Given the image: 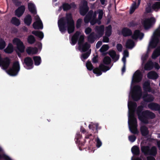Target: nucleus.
Returning a JSON list of instances; mask_svg holds the SVG:
<instances>
[{
    "label": "nucleus",
    "mask_w": 160,
    "mask_h": 160,
    "mask_svg": "<svg viewBox=\"0 0 160 160\" xmlns=\"http://www.w3.org/2000/svg\"><path fill=\"white\" fill-rule=\"evenodd\" d=\"M0 61V67L9 75L15 76L18 75L20 69L18 61Z\"/></svg>",
    "instance_id": "f257e3e1"
},
{
    "label": "nucleus",
    "mask_w": 160,
    "mask_h": 160,
    "mask_svg": "<svg viewBox=\"0 0 160 160\" xmlns=\"http://www.w3.org/2000/svg\"><path fill=\"white\" fill-rule=\"evenodd\" d=\"M137 107L136 102L132 101L128 103L129 109L128 125L129 129L131 132L134 134H138L139 132L137 129V121L135 117L134 113Z\"/></svg>",
    "instance_id": "f03ea898"
},
{
    "label": "nucleus",
    "mask_w": 160,
    "mask_h": 160,
    "mask_svg": "<svg viewBox=\"0 0 160 160\" xmlns=\"http://www.w3.org/2000/svg\"><path fill=\"white\" fill-rule=\"evenodd\" d=\"M58 23L60 31L62 33L65 32L67 29L69 33L72 32L74 30V22L71 14H67L66 18L59 19Z\"/></svg>",
    "instance_id": "7ed1b4c3"
},
{
    "label": "nucleus",
    "mask_w": 160,
    "mask_h": 160,
    "mask_svg": "<svg viewBox=\"0 0 160 160\" xmlns=\"http://www.w3.org/2000/svg\"><path fill=\"white\" fill-rule=\"evenodd\" d=\"M143 108V107L142 105L138 106L136 110V113L138 119L142 122L148 124L149 123V120L155 118L156 115L154 113L148 110L142 111Z\"/></svg>",
    "instance_id": "20e7f679"
},
{
    "label": "nucleus",
    "mask_w": 160,
    "mask_h": 160,
    "mask_svg": "<svg viewBox=\"0 0 160 160\" xmlns=\"http://www.w3.org/2000/svg\"><path fill=\"white\" fill-rule=\"evenodd\" d=\"M84 38V36L81 32H77L73 36L72 39V44H75L78 40L79 49L82 51H85L87 50L90 47V45L87 43H83Z\"/></svg>",
    "instance_id": "39448f33"
},
{
    "label": "nucleus",
    "mask_w": 160,
    "mask_h": 160,
    "mask_svg": "<svg viewBox=\"0 0 160 160\" xmlns=\"http://www.w3.org/2000/svg\"><path fill=\"white\" fill-rule=\"evenodd\" d=\"M103 14L102 10H98L97 11L92 14L90 16L88 15L86 16L84 18V22L87 23L90 21L92 25L94 24L96 22L100 24L101 23L100 20L102 18Z\"/></svg>",
    "instance_id": "423d86ee"
},
{
    "label": "nucleus",
    "mask_w": 160,
    "mask_h": 160,
    "mask_svg": "<svg viewBox=\"0 0 160 160\" xmlns=\"http://www.w3.org/2000/svg\"><path fill=\"white\" fill-rule=\"evenodd\" d=\"M102 61L98 67L95 68L93 70V73L97 76L101 75L102 72H105L109 70L113 65V64H111L112 61Z\"/></svg>",
    "instance_id": "0eeeda50"
},
{
    "label": "nucleus",
    "mask_w": 160,
    "mask_h": 160,
    "mask_svg": "<svg viewBox=\"0 0 160 160\" xmlns=\"http://www.w3.org/2000/svg\"><path fill=\"white\" fill-rule=\"evenodd\" d=\"M104 30V27L103 25L96 27L95 28V33H92L88 37V41L92 43L95 39L98 38L103 34Z\"/></svg>",
    "instance_id": "6e6552de"
},
{
    "label": "nucleus",
    "mask_w": 160,
    "mask_h": 160,
    "mask_svg": "<svg viewBox=\"0 0 160 160\" xmlns=\"http://www.w3.org/2000/svg\"><path fill=\"white\" fill-rule=\"evenodd\" d=\"M160 25L158 28L153 33L149 42L148 48H154L160 42Z\"/></svg>",
    "instance_id": "1a4fd4ad"
},
{
    "label": "nucleus",
    "mask_w": 160,
    "mask_h": 160,
    "mask_svg": "<svg viewBox=\"0 0 160 160\" xmlns=\"http://www.w3.org/2000/svg\"><path fill=\"white\" fill-rule=\"evenodd\" d=\"M12 43L16 46L15 51L19 57H20V53L24 52L25 47L23 42L18 38H14L12 40Z\"/></svg>",
    "instance_id": "9d476101"
},
{
    "label": "nucleus",
    "mask_w": 160,
    "mask_h": 160,
    "mask_svg": "<svg viewBox=\"0 0 160 160\" xmlns=\"http://www.w3.org/2000/svg\"><path fill=\"white\" fill-rule=\"evenodd\" d=\"M141 150L145 155H150L153 157H155L157 153V150L155 146L152 147L151 148L148 146H142Z\"/></svg>",
    "instance_id": "9b49d317"
},
{
    "label": "nucleus",
    "mask_w": 160,
    "mask_h": 160,
    "mask_svg": "<svg viewBox=\"0 0 160 160\" xmlns=\"http://www.w3.org/2000/svg\"><path fill=\"white\" fill-rule=\"evenodd\" d=\"M156 19L154 17L145 18L142 20V23L145 29H148L151 28L155 23Z\"/></svg>",
    "instance_id": "f8f14e48"
},
{
    "label": "nucleus",
    "mask_w": 160,
    "mask_h": 160,
    "mask_svg": "<svg viewBox=\"0 0 160 160\" xmlns=\"http://www.w3.org/2000/svg\"><path fill=\"white\" fill-rule=\"evenodd\" d=\"M142 75L140 70H137L134 74L132 80V83L140 82L142 79Z\"/></svg>",
    "instance_id": "ddd939ff"
},
{
    "label": "nucleus",
    "mask_w": 160,
    "mask_h": 160,
    "mask_svg": "<svg viewBox=\"0 0 160 160\" xmlns=\"http://www.w3.org/2000/svg\"><path fill=\"white\" fill-rule=\"evenodd\" d=\"M88 10L87 6V2L86 1L83 0L81 1L80 8V14L82 15H84Z\"/></svg>",
    "instance_id": "4468645a"
},
{
    "label": "nucleus",
    "mask_w": 160,
    "mask_h": 160,
    "mask_svg": "<svg viewBox=\"0 0 160 160\" xmlns=\"http://www.w3.org/2000/svg\"><path fill=\"white\" fill-rule=\"evenodd\" d=\"M36 22L33 24V26L35 29H42L43 28L42 23L39 16L36 15L35 16Z\"/></svg>",
    "instance_id": "2eb2a0df"
},
{
    "label": "nucleus",
    "mask_w": 160,
    "mask_h": 160,
    "mask_svg": "<svg viewBox=\"0 0 160 160\" xmlns=\"http://www.w3.org/2000/svg\"><path fill=\"white\" fill-rule=\"evenodd\" d=\"M133 89L136 92L132 93V98L134 101H137L140 99L141 95H139L137 92V91L140 90L141 88L139 86L137 85L134 87Z\"/></svg>",
    "instance_id": "dca6fc26"
},
{
    "label": "nucleus",
    "mask_w": 160,
    "mask_h": 160,
    "mask_svg": "<svg viewBox=\"0 0 160 160\" xmlns=\"http://www.w3.org/2000/svg\"><path fill=\"white\" fill-rule=\"evenodd\" d=\"M149 108L152 111H158L160 114V105L156 103L152 102L148 104Z\"/></svg>",
    "instance_id": "f3484780"
},
{
    "label": "nucleus",
    "mask_w": 160,
    "mask_h": 160,
    "mask_svg": "<svg viewBox=\"0 0 160 160\" xmlns=\"http://www.w3.org/2000/svg\"><path fill=\"white\" fill-rule=\"evenodd\" d=\"M82 137V135L79 132L77 133L76 136L75 138V139H76V143L77 144H79V149L80 150H82V149L81 148V147L83 146L84 145V144L86 142V140H85L84 142H80V141L79 140V139H80Z\"/></svg>",
    "instance_id": "a211bd4d"
},
{
    "label": "nucleus",
    "mask_w": 160,
    "mask_h": 160,
    "mask_svg": "<svg viewBox=\"0 0 160 160\" xmlns=\"http://www.w3.org/2000/svg\"><path fill=\"white\" fill-rule=\"evenodd\" d=\"M144 37V34L138 30H135L132 36L133 39L136 40L139 39L141 40Z\"/></svg>",
    "instance_id": "6ab92c4d"
},
{
    "label": "nucleus",
    "mask_w": 160,
    "mask_h": 160,
    "mask_svg": "<svg viewBox=\"0 0 160 160\" xmlns=\"http://www.w3.org/2000/svg\"><path fill=\"white\" fill-rule=\"evenodd\" d=\"M33 61H23L22 62L24 67L27 69H31L33 67Z\"/></svg>",
    "instance_id": "aec40b11"
},
{
    "label": "nucleus",
    "mask_w": 160,
    "mask_h": 160,
    "mask_svg": "<svg viewBox=\"0 0 160 160\" xmlns=\"http://www.w3.org/2000/svg\"><path fill=\"white\" fill-rule=\"evenodd\" d=\"M25 10L24 6H22L19 7L15 11V14L18 17L21 16L23 14Z\"/></svg>",
    "instance_id": "412c9836"
},
{
    "label": "nucleus",
    "mask_w": 160,
    "mask_h": 160,
    "mask_svg": "<svg viewBox=\"0 0 160 160\" xmlns=\"http://www.w3.org/2000/svg\"><path fill=\"white\" fill-rule=\"evenodd\" d=\"M143 101L147 102H151L153 101L154 99L152 95L148 93L143 95Z\"/></svg>",
    "instance_id": "4be33fe9"
},
{
    "label": "nucleus",
    "mask_w": 160,
    "mask_h": 160,
    "mask_svg": "<svg viewBox=\"0 0 160 160\" xmlns=\"http://www.w3.org/2000/svg\"><path fill=\"white\" fill-rule=\"evenodd\" d=\"M140 131L142 135L143 136H147L149 133L148 128L145 125H142L141 126Z\"/></svg>",
    "instance_id": "5701e85b"
},
{
    "label": "nucleus",
    "mask_w": 160,
    "mask_h": 160,
    "mask_svg": "<svg viewBox=\"0 0 160 160\" xmlns=\"http://www.w3.org/2000/svg\"><path fill=\"white\" fill-rule=\"evenodd\" d=\"M88 127L89 129H91L92 132L95 133H98V129H100V128L98 127V123L90 124Z\"/></svg>",
    "instance_id": "b1692460"
},
{
    "label": "nucleus",
    "mask_w": 160,
    "mask_h": 160,
    "mask_svg": "<svg viewBox=\"0 0 160 160\" xmlns=\"http://www.w3.org/2000/svg\"><path fill=\"white\" fill-rule=\"evenodd\" d=\"M26 51L28 54H34L38 52V49L36 47H29L27 48Z\"/></svg>",
    "instance_id": "393cba45"
},
{
    "label": "nucleus",
    "mask_w": 160,
    "mask_h": 160,
    "mask_svg": "<svg viewBox=\"0 0 160 160\" xmlns=\"http://www.w3.org/2000/svg\"><path fill=\"white\" fill-rule=\"evenodd\" d=\"M147 77L150 79H156L158 78V75L155 71H152L148 73Z\"/></svg>",
    "instance_id": "a878e982"
},
{
    "label": "nucleus",
    "mask_w": 160,
    "mask_h": 160,
    "mask_svg": "<svg viewBox=\"0 0 160 160\" xmlns=\"http://www.w3.org/2000/svg\"><path fill=\"white\" fill-rule=\"evenodd\" d=\"M28 8L29 11L31 13L35 14L36 13V8L34 4L32 2L28 4Z\"/></svg>",
    "instance_id": "bb28decb"
},
{
    "label": "nucleus",
    "mask_w": 160,
    "mask_h": 160,
    "mask_svg": "<svg viewBox=\"0 0 160 160\" xmlns=\"http://www.w3.org/2000/svg\"><path fill=\"white\" fill-rule=\"evenodd\" d=\"M108 53L112 59L115 60H118L119 59V55L117 54L116 52L114 50H110L108 52Z\"/></svg>",
    "instance_id": "cd10ccee"
},
{
    "label": "nucleus",
    "mask_w": 160,
    "mask_h": 160,
    "mask_svg": "<svg viewBox=\"0 0 160 160\" xmlns=\"http://www.w3.org/2000/svg\"><path fill=\"white\" fill-rule=\"evenodd\" d=\"M160 55V47L157 48L153 52L151 57L152 59H155Z\"/></svg>",
    "instance_id": "c85d7f7f"
},
{
    "label": "nucleus",
    "mask_w": 160,
    "mask_h": 160,
    "mask_svg": "<svg viewBox=\"0 0 160 160\" xmlns=\"http://www.w3.org/2000/svg\"><path fill=\"white\" fill-rule=\"evenodd\" d=\"M150 82L148 81H146L143 84V89L145 91L151 92V88L150 87Z\"/></svg>",
    "instance_id": "c756f323"
},
{
    "label": "nucleus",
    "mask_w": 160,
    "mask_h": 160,
    "mask_svg": "<svg viewBox=\"0 0 160 160\" xmlns=\"http://www.w3.org/2000/svg\"><path fill=\"white\" fill-rule=\"evenodd\" d=\"M141 0H138L137 3L135 2H134L132 4L130 10V14L134 12L135 10L137 9L139 5Z\"/></svg>",
    "instance_id": "7c9ffc66"
},
{
    "label": "nucleus",
    "mask_w": 160,
    "mask_h": 160,
    "mask_svg": "<svg viewBox=\"0 0 160 160\" xmlns=\"http://www.w3.org/2000/svg\"><path fill=\"white\" fill-rule=\"evenodd\" d=\"M144 66V68L146 70H150L154 67V63L152 61H148Z\"/></svg>",
    "instance_id": "2f4dec72"
},
{
    "label": "nucleus",
    "mask_w": 160,
    "mask_h": 160,
    "mask_svg": "<svg viewBox=\"0 0 160 160\" xmlns=\"http://www.w3.org/2000/svg\"><path fill=\"white\" fill-rule=\"evenodd\" d=\"M122 34L125 37L130 36L132 33V31L129 29L127 28H124L122 30Z\"/></svg>",
    "instance_id": "473e14b6"
},
{
    "label": "nucleus",
    "mask_w": 160,
    "mask_h": 160,
    "mask_svg": "<svg viewBox=\"0 0 160 160\" xmlns=\"http://www.w3.org/2000/svg\"><path fill=\"white\" fill-rule=\"evenodd\" d=\"M131 151L135 155L138 156L140 154V150L139 147L137 146H134L131 148Z\"/></svg>",
    "instance_id": "72a5a7b5"
},
{
    "label": "nucleus",
    "mask_w": 160,
    "mask_h": 160,
    "mask_svg": "<svg viewBox=\"0 0 160 160\" xmlns=\"http://www.w3.org/2000/svg\"><path fill=\"white\" fill-rule=\"evenodd\" d=\"M135 46V43L131 39H128L126 44V47L128 48L131 49Z\"/></svg>",
    "instance_id": "f704fd0d"
},
{
    "label": "nucleus",
    "mask_w": 160,
    "mask_h": 160,
    "mask_svg": "<svg viewBox=\"0 0 160 160\" xmlns=\"http://www.w3.org/2000/svg\"><path fill=\"white\" fill-rule=\"evenodd\" d=\"M13 46L11 43H9L7 48L4 50V52L7 53H11L13 51Z\"/></svg>",
    "instance_id": "c9c22d12"
},
{
    "label": "nucleus",
    "mask_w": 160,
    "mask_h": 160,
    "mask_svg": "<svg viewBox=\"0 0 160 160\" xmlns=\"http://www.w3.org/2000/svg\"><path fill=\"white\" fill-rule=\"evenodd\" d=\"M32 33L41 39H42L44 37V34L42 32L38 31H33Z\"/></svg>",
    "instance_id": "e433bc0d"
},
{
    "label": "nucleus",
    "mask_w": 160,
    "mask_h": 160,
    "mask_svg": "<svg viewBox=\"0 0 160 160\" xmlns=\"http://www.w3.org/2000/svg\"><path fill=\"white\" fill-rule=\"evenodd\" d=\"M24 22L26 24L28 25H30L32 22L31 16L29 15H28L26 16L24 18Z\"/></svg>",
    "instance_id": "4c0bfd02"
},
{
    "label": "nucleus",
    "mask_w": 160,
    "mask_h": 160,
    "mask_svg": "<svg viewBox=\"0 0 160 160\" xmlns=\"http://www.w3.org/2000/svg\"><path fill=\"white\" fill-rule=\"evenodd\" d=\"M86 66L87 69L90 71L93 70L95 68H94V67L90 61H87L86 63Z\"/></svg>",
    "instance_id": "58836bf2"
},
{
    "label": "nucleus",
    "mask_w": 160,
    "mask_h": 160,
    "mask_svg": "<svg viewBox=\"0 0 160 160\" xmlns=\"http://www.w3.org/2000/svg\"><path fill=\"white\" fill-rule=\"evenodd\" d=\"M11 22L13 24L17 26H18L20 24V22L19 20L16 17H13L12 18L11 21Z\"/></svg>",
    "instance_id": "ea45409f"
},
{
    "label": "nucleus",
    "mask_w": 160,
    "mask_h": 160,
    "mask_svg": "<svg viewBox=\"0 0 160 160\" xmlns=\"http://www.w3.org/2000/svg\"><path fill=\"white\" fill-rule=\"evenodd\" d=\"M112 33V27L109 25L106 28L105 35L108 37H109Z\"/></svg>",
    "instance_id": "a19ab883"
},
{
    "label": "nucleus",
    "mask_w": 160,
    "mask_h": 160,
    "mask_svg": "<svg viewBox=\"0 0 160 160\" xmlns=\"http://www.w3.org/2000/svg\"><path fill=\"white\" fill-rule=\"evenodd\" d=\"M152 8L154 10L158 9L160 8V2H156L152 6Z\"/></svg>",
    "instance_id": "79ce46f5"
},
{
    "label": "nucleus",
    "mask_w": 160,
    "mask_h": 160,
    "mask_svg": "<svg viewBox=\"0 0 160 160\" xmlns=\"http://www.w3.org/2000/svg\"><path fill=\"white\" fill-rule=\"evenodd\" d=\"M35 41V38L33 36L31 35L28 36V41L29 43L32 44L34 43Z\"/></svg>",
    "instance_id": "37998d69"
},
{
    "label": "nucleus",
    "mask_w": 160,
    "mask_h": 160,
    "mask_svg": "<svg viewBox=\"0 0 160 160\" xmlns=\"http://www.w3.org/2000/svg\"><path fill=\"white\" fill-rule=\"evenodd\" d=\"M2 159L5 160H11L10 157L4 154H0V159Z\"/></svg>",
    "instance_id": "c03bdc74"
},
{
    "label": "nucleus",
    "mask_w": 160,
    "mask_h": 160,
    "mask_svg": "<svg viewBox=\"0 0 160 160\" xmlns=\"http://www.w3.org/2000/svg\"><path fill=\"white\" fill-rule=\"evenodd\" d=\"M108 49L109 46L108 45H104L102 47L100 50L101 52H104L108 50Z\"/></svg>",
    "instance_id": "a18cd8bd"
},
{
    "label": "nucleus",
    "mask_w": 160,
    "mask_h": 160,
    "mask_svg": "<svg viewBox=\"0 0 160 160\" xmlns=\"http://www.w3.org/2000/svg\"><path fill=\"white\" fill-rule=\"evenodd\" d=\"M6 46V43L5 41L1 39L0 40V49H2L4 48Z\"/></svg>",
    "instance_id": "49530a36"
},
{
    "label": "nucleus",
    "mask_w": 160,
    "mask_h": 160,
    "mask_svg": "<svg viewBox=\"0 0 160 160\" xmlns=\"http://www.w3.org/2000/svg\"><path fill=\"white\" fill-rule=\"evenodd\" d=\"M71 8V5L67 4L65 3L63 5V8L64 10L66 11L67 10Z\"/></svg>",
    "instance_id": "de8ad7c7"
},
{
    "label": "nucleus",
    "mask_w": 160,
    "mask_h": 160,
    "mask_svg": "<svg viewBox=\"0 0 160 160\" xmlns=\"http://www.w3.org/2000/svg\"><path fill=\"white\" fill-rule=\"evenodd\" d=\"M95 141L96 142V146L98 148H99L102 144V143L98 137L95 139Z\"/></svg>",
    "instance_id": "09e8293b"
},
{
    "label": "nucleus",
    "mask_w": 160,
    "mask_h": 160,
    "mask_svg": "<svg viewBox=\"0 0 160 160\" xmlns=\"http://www.w3.org/2000/svg\"><path fill=\"white\" fill-rule=\"evenodd\" d=\"M129 56L128 52L127 50H124L123 53V57L122 60H125L126 58Z\"/></svg>",
    "instance_id": "8fccbe9b"
},
{
    "label": "nucleus",
    "mask_w": 160,
    "mask_h": 160,
    "mask_svg": "<svg viewBox=\"0 0 160 160\" xmlns=\"http://www.w3.org/2000/svg\"><path fill=\"white\" fill-rule=\"evenodd\" d=\"M128 139L130 142H133L136 139V137L134 135H131L129 136Z\"/></svg>",
    "instance_id": "3c124183"
},
{
    "label": "nucleus",
    "mask_w": 160,
    "mask_h": 160,
    "mask_svg": "<svg viewBox=\"0 0 160 160\" xmlns=\"http://www.w3.org/2000/svg\"><path fill=\"white\" fill-rule=\"evenodd\" d=\"M123 61V65L122 68V74H123L126 71V61Z\"/></svg>",
    "instance_id": "603ef678"
},
{
    "label": "nucleus",
    "mask_w": 160,
    "mask_h": 160,
    "mask_svg": "<svg viewBox=\"0 0 160 160\" xmlns=\"http://www.w3.org/2000/svg\"><path fill=\"white\" fill-rule=\"evenodd\" d=\"M116 48L118 51L121 52L122 50V46L121 44H118L116 46Z\"/></svg>",
    "instance_id": "864d4df0"
},
{
    "label": "nucleus",
    "mask_w": 160,
    "mask_h": 160,
    "mask_svg": "<svg viewBox=\"0 0 160 160\" xmlns=\"http://www.w3.org/2000/svg\"><path fill=\"white\" fill-rule=\"evenodd\" d=\"M82 21V20L81 19H79L77 20L76 25L77 28H78L80 27Z\"/></svg>",
    "instance_id": "5fc2aeb1"
},
{
    "label": "nucleus",
    "mask_w": 160,
    "mask_h": 160,
    "mask_svg": "<svg viewBox=\"0 0 160 160\" xmlns=\"http://www.w3.org/2000/svg\"><path fill=\"white\" fill-rule=\"evenodd\" d=\"M146 11L147 12H151L152 9L150 4H148L146 8Z\"/></svg>",
    "instance_id": "6e6d98bb"
},
{
    "label": "nucleus",
    "mask_w": 160,
    "mask_h": 160,
    "mask_svg": "<svg viewBox=\"0 0 160 160\" xmlns=\"http://www.w3.org/2000/svg\"><path fill=\"white\" fill-rule=\"evenodd\" d=\"M108 37L107 36H106L105 35V36L103 37V41L104 42H109V39Z\"/></svg>",
    "instance_id": "4d7b16f0"
},
{
    "label": "nucleus",
    "mask_w": 160,
    "mask_h": 160,
    "mask_svg": "<svg viewBox=\"0 0 160 160\" xmlns=\"http://www.w3.org/2000/svg\"><path fill=\"white\" fill-rule=\"evenodd\" d=\"M89 56V54L87 53H85L82 55L81 58L82 59H85L87 58Z\"/></svg>",
    "instance_id": "13d9d810"
},
{
    "label": "nucleus",
    "mask_w": 160,
    "mask_h": 160,
    "mask_svg": "<svg viewBox=\"0 0 160 160\" xmlns=\"http://www.w3.org/2000/svg\"><path fill=\"white\" fill-rule=\"evenodd\" d=\"M148 57V53H145L143 54L142 57V60H145L147 59Z\"/></svg>",
    "instance_id": "bf43d9fd"
},
{
    "label": "nucleus",
    "mask_w": 160,
    "mask_h": 160,
    "mask_svg": "<svg viewBox=\"0 0 160 160\" xmlns=\"http://www.w3.org/2000/svg\"><path fill=\"white\" fill-rule=\"evenodd\" d=\"M92 29L89 28H87L85 31V32L86 34H89L91 31Z\"/></svg>",
    "instance_id": "052dcab7"
},
{
    "label": "nucleus",
    "mask_w": 160,
    "mask_h": 160,
    "mask_svg": "<svg viewBox=\"0 0 160 160\" xmlns=\"http://www.w3.org/2000/svg\"><path fill=\"white\" fill-rule=\"evenodd\" d=\"M154 67L157 70L159 69L160 68V67L159 64L156 62H155L154 63Z\"/></svg>",
    "instance_id": "680f3d73"
},
{
    "label": "nucleus",
    "mask_w": 160,
    "mask_h": 160,
    "mask_svg": "<svg viewBox=\"0 0 160 160\" xmlns=\"http://www.w3.org/2000/svg\"><path fill=\"white\" fill-rule=\"evenodd\" d=\"M14 2L16 5L18 6L21 5V2L18 0H14Z\"/></svg>",
    "instance_id": "e2e57ef3"
},
{
    "label": "nucleus",
    "mask_w": 160,
    "mask_h": 160,
    "mask_svg": "<svg viewBox=\"0 0 160 160\" xmlns=\"http://www.w3.org/2000/svg\"><path fill=\"white\" fill-rule=\"evenodd\" d=\"M102 42L101 41H98L97 43L96 44V47L97 48H99L102 45Z\"/></svg>",
    "instance_id": "0e129e2a"
},
{
    "label": "nucleus",
    "mask_w": 160,
    "mask_h": 160,
    "mask_svg": "<svg viewBox=\"0 0 160 160\" xmlns=\"http://www.w3.org/2000/svg\"><path fill=\"white\" fill-rule=\"evenodd\" d=\"M147 160H155V158L152 156H150L147 157Z\"/></svg>",
    "instance_id": "69168bd1"
},
{
    "label": "nucleus",
    "mask_w": 160,
    "mask_h": 160,
    "mask_svg": "<svg viewBox=\"0 0 160 160\" xmlns=\"http://www.w3.org/2000/svg\"><path fill=\"white\" fill-rule=\"evenodd\" d=\"M34 61V64L36 65H38L41 63V61Z\"/></svg>",
    "instance_id": "338daca9"
},
{
    "label": "nucleus",
    "mask_w": 160,
    "mask_h": 160,
    "mask_svg": "<svg viewBox=\"0 0 160 160\" xmlns=\"http://www.w3.org/2000/svg\"><path fill=\"white\" fill-rule=\"evenodd\" d=\"M34 60H41V58L40 57L36 56L33 57Z\"/></svg>",
    "instance_id": "774afa93"
}]
</instances>
